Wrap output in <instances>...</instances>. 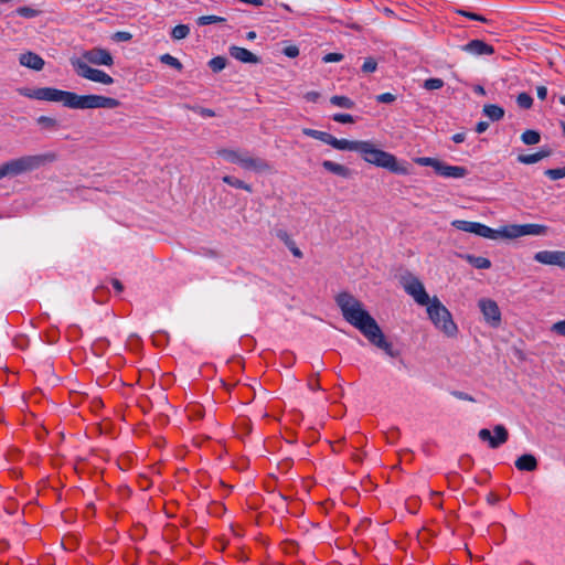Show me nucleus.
Wrapping results in <instances>:
<instances>
[{
    "instance_id": "f257e3e1",
    "label": "nucleus",
    "mask_w": 565,
    "mask_h": 565,
    "mask_svg": "<svg viewBox=\"0 0 565 565\" xmlns=\"http://www.w3.org/2000/svg\"><path fill=\"white\" fill-rule=\"evenodd\" d=\"M335 302L341 310L343 319L358 329L371 344L383 350L392 358L398 355V352L393 349L392 343L385 339L376 320L358 298L349 292H341L335 297Z\"/></svg>"
},
{
    "instance_id": "f03ea898",
    "label": "nucleus",
    "mask_w": 565,
    "mask_h": 565,
    "mask_svg": "<svg viewBox=\"0 0 565 565\" xmlns=\"http://www.w3.org/2000/svg\"><path fill=\"white\" fill-rule=\"evenodd\" d=\"M17 92L19 95L30 99L62 103L71 109H113L120 106V102L117 98L94 94L77 95L76 93L54 87H19Z\"/></svg>"
},
{
    "instance_id": "7ed1b4c3",
    "label": "nucleus",
    "mask_w": 565,
    "mask_h": 565,
    "mask_svg": "<svg viewBox=\"0 0 565 565\" xmlns=\"http://www.w3.org/2000/svg\"><path fill=\"white\" fill-rule=\"evenodd\" d=\"M359 153L370 164L386 169L396 174L406 175L409 173L408 168L399 163L394 154L376 148L372 141H362Z\"/></svg>"
},
{
    "instance_id": "20e7f679",
    "label": "nucleus",
    "mask_w": 565,
    "mask_h": 565,
    "mask_svg": "<svg viewBox=\"0 0 565 565\" xmlns=\"http://www.w3.org/2000/svg\"><path fill=\"white\" fill-rule=\"evenodd\" d=\"M54 160V153L23 156L9 160L0 164V180L6 177H17L25 172L34 171Z\"/></svg>"
},
{
    "instance_id": "39448f33",
    "label": "nucleus",
    "mask_w": 565,
    "mask_h": 565,
    "mask_svg": "<svg viewBox=\"0 0 565 565\" xmlns=\"http://www.w3.org/2000/svg\"><path fill=\"white\" fill-rule=\"evenodd\" d=\"M428 319L439 332L447 338H456L459 329L455 322L451 312L439 300L437 296L433 297L431 303L426 308Z\"/></svg>"
},
{
    "instance_id": "423d86ee",
    "label": "nucleus",
    "mask_w": 565,
    "mask_h": 565,
    "mask_svg": "<svg viewBox=\"0 0 565 565\" xmlns=\"http://www.w3.org/2000/svg\"><path fill=\"white\" fill-rule=\"evenodd\" d=\"M414 161L422 167H431L438 175L448 179H461L468 174L465 167L449 166L436 158L418 157Z\"/></svg>"
},
{
    "instance_id": "0eeeda50",
    "label": "nucleus",
    "mask_w": 565,
    "mask_h": 565,
    "mask_svg": "<svg viewBox=\"0 0 565 565\" xmlns=\"http://www.w3.org/2000/svg\"><path fill=\"white\" fill-rule=\"evenodd\" d=\"M401 284L405 292L411 296L418 306L427 308L431 303L433 297H429L424 284L416 276L407 274L402 277Z\"/></svg>"
},
{
    "instance_id": "6e6552de",
    "label": "nucleus",
    "mask_w": 565,
    "mask_h": 565,
    "mask_svg": "<svg viewBox=\"0 0 565 565\" xmlns=\"http://www.w3.org/2000/svg\"><path fill=\"white\" fill-rule=\"evenodd\" d=\"M71 65L73 66L76 74L82 78L99 83L103 85L114 84V78L109 74L102 70L89 66L86 62L82 61L81 58H71Z\"/></svg>"
},
{
    "instance_id": "1a4fd4ad",
    "label": "nucleus",
    "mask_w": 565,
    "mask_h": 565,
    "mask_svg": "<svg viewBox=\"0 0 565 565\" xmlns=\"http://www.w3.org/2000/svg\"><path fill=\"white\" fill-rule=\"evenodd\" d=\"M547 233V226L542 224H510L500 228V238L513 239L522 236H540Z\"/></svg>"
},
{
    "instance_id": "9d476101",
    "label": "nucleus",
    "mask_w": 565,
    "mask_h": 565,
    "mask_svg": "<svg viewBox=\"0 0 565 565\" xmlns=\"http://www.w3.org/2000/svg\"><path fill=\"white\" fill-rule=\"evenodd\" d=\"M451 225L462 232L472 233L477 236L489 238V239H499L500 238V230H493L482 223L479 222H470L463 220H455L451 222Z\"/></svg>"
},
{
    "instance_id": "9b49d317",
    "label": "nucleus",
    "mask_w": 565,
    "mask_h": 565,
    "mask_svg": "<svg viewBox=\"0 0 565 565\" xmlns=\"http://www.w3.org/2000/svg\"><path fill=\"white\" fill-rule=\"evenodd\" d=\"M493 433L494 435L492 436L489 429L482 428L479 430L478 437L480 440L488 443L489 447L492 449L499 448L508 441L509 433L503 425H495L493 427Z\"/></svg>"
},
{
    "instance_id": "f8f14e48",
    "label": "nucleus",
    "mask_w": 565,
    "mask_h": 565,
    "mask_svg": "<svg viewBox=\"0 0 565 565\" xmlns=\"http://www.w3.org/2000/svg\"><path fill=\"white\" fill-rule=\"evenodd\" d=\"M79 58L86 62L88 65L94 64L98 66H111L114 64V57L110 52L102 47L87 50L82 54V57Z\"/></svg>"
},
{
    "instance_id": "ddd939ff",
    "label": "nucleus",
    "mask_w": 565,
    "mask_h": 565,
    "mask_svg": "<svg viewBox=\"0 0 565 565\" xmlns=\"http://www.w3.org/2000/svg\"><path fill=\"white\" fill-rule=\"evenodd\" d=\"M478 306L483 315L484 320L491 327H499L501 323V311L498 303L489 298H481Z\"/></svg>"
},
{
    "instance_id": "4468645a",
    "label": "nucleus",
    "mask_w": 565,
    "mask_h": 565,
    "mask_svg": "<svg viewBox=\"0 0 565 565\" xmlns=\"http://www.w3.org/2000/svg\"><path fill=\"white\" fill-rule=\"evenodd\" d=\"M534 260L550 266L565 269V250H540L534 254Z\"/></svg>"
},
{
    "instance_id": "2eb2a0df",
    "label": "nucleus",
    "mask_w": 565,
    "mask_h": 565,
    "mask_svg": "<svg viewBox=\"0 0 565 565\" xmlns=\"http://www.w3.org/2000/svg\"><path fill=\"white\" fill-rule=\"evenodd\" d=\"M248 151L247 150H242V149H232V148H221L218 150H216V154L218 157H222L223 159H225L226 161L231 162V163H235V164H238L241 168L244 163V160L247 156Z\"/></svg>"
},
{
    "instance_id": "dca6fc26",
    "label": "nucleus",
    "mask_w": 565,
    "mask_h": 565,
    "mask_svg": "<svg viewBox=\"0 0 565 565\" xmlns=\"http://www.w3.org/2000/svg\"><path fill=\"white\" fill-rule=\"evenodd\" d=\"M242 168L256 173L268 172L271 170V166L265 159L253 157L249 152L247 153Z\"/></svg>"
},
{
    "instance_id": "f3484780",
    "label": "nucleus",
    "mask_w": 565,
    "mask_h": 565,
    "mask_svg": "<svg viewBox=\"0 0 565 565\" xmlns=\"http://www.w3.org/2000/svg\"><path fill=\"white\" fill-rule=\"evenodd\" d=\"M19 63L33 71H42L44 67V60L36 53L28 51L19 56Z\"/></svg>"
},
{
    "instance_id": "a211bd4d",
    "label": "nucleus",
    "mask_w": 565,
    "mask_h": 565,
    "mask_svg": "<svg viewBox=\"0 0 565 565\" xmlns=\"http://www.w3.org/2000/svg\"><path fill=\"white\" fill-rule=\"evenodd\" d=\"M462 50L473 55H491L494 53L493 46L481 40H472L468 42L462 46Z\"/></svg>"
},
{
    "instance_id": "6ab92c4d",
    "label": "nucleus",
    "mask_w": 565,
    "mask_h": 565,
    "mask_svg": "<svg viewBox=\"0 0 565 565\" xmlns=\"http://www.w3.org/2000/svg\"><path fill=\"white\" fill-rule=\"evenodd\" d=\"M362 141L359 140H348V139H338L331 135L329 146L333 147L337 150H348V151H356L360 152Z\"/></svg>"
},
{
    "instance_id": "aec40b11",
    "label": "nucleus",
    "mask_w": 565,
    "mask_h": 565,
    "mask_svg": "<svg viewBox=\"0 0 565 565\" xmlns=\"http://www.w3.org/2000/svg\"><path fill=\"white\" fill-rule=\"evenodd\" d=\"M230 54L232 57H234L235 60L243 62V63L256 64L259 62L258 56H256L249 50L244 49V47L231 46Z\"/></svg>"
},
{
    "instance_id": "412c9836",
    "label": "nucleus",
    "mask_w": 565,
    "mask_h": 565,
    "mask_svg": "<svg viewBox=\"0 0 565 565\" xmlns=\"http://www.w3.org/2000/svg\"><path fill=\"white\" fill-rule=\"evenodd\" d=\"M322 167L324 170H327L328 172H331L335 175H339V177H342V178H350L352 172L351 170L343 166V164H340V163H337L334 161H331V160H324L322 162Z\"/></svg>"
},
{
    "instance_id": "4be33fe9",
    "label": "nucleus",
    "mask_w": 565,
    "mask_h": 565,
    "mask_svg": "<svg viewBox=\"0 0 565 565\" xmlns=\"http://www.w3.org/2000/svg\"><path fill=\"white\" fill-rule=\"evenodd\" d=\"M515 467L521 471H534L537 468V460L533 455L525 454L515 460Z\"/></svg>"
},
{
    "instance_id": "5701e85b",
    "label": "nucleus",
    "mask_w": 565,
    "mask_h": 565,
    "mask_svg": "<svg viewBox=\"0 0 565 565\" xmlns=\"http://www.w3.org/2000/svg\"><path fill=\"white\" fill-rule=\"evenodd\" d=\"M551 154L550 150L541 149L540 151L531 154H520L518 161L524 164H533Z\"/></svg>"
},
{
    "instance_id": "b1692460",
    "label": "nucleus",
    "mask_w": 565,
    "mask_h": 565,
    "mask_svg": "<svg viewBox=\"0 0 565 565\" xmlns=\"http://www.w3.org/2000/svg\"><path fill=\"white\" fill-rule=\"evenodd\" d=\"M461 257L463 259H466L475 268L488 269L491 267V262L487 257L475 256V255H470V254L462 255Z\"/></svg>"
},
{
    "instance_id": "393cba45",
    "label": "nucleus",
    "mask_w": 565,
    "mask_h": 565,
    "mask_svg": "<svg viewBox=\"0 0 565 565\" xmlns=\"http://www.w3.org/2000/svg\"><path fill=\"white\" fill-rule=\"evenodd\" d=\"M483 114L493 121H498L503 118L504 109L498 105H486L483 107Z\"/></svg>"
},
{
    "instance_id": "a878e982",
    "label": "nucleus",
    "mask_w": 565,
    "mask_h": 565,
    "mask_svg": "<svg viewBox=\"0 0 565 565\" xmlns=\"http://www.w3.org/2000/svg\"><path fill=\"white\" fill-rule=\"evenodd\" d=\"M223 182L233 186V188H236V189H242V190H245L247 192H252L253 189L249 184H247L246 182L235 178V177H232V175H224L222 178Z\"/></svg>"
},
{
    "instance_id": "bb28decb",
    "label": "nucleus",
    "mask_w": 565,
    "mask_h": 565,
    "mask_svg": "<svg viewBox=\"0 0 565 565\" xmlns=\"http://www.w3.org/2000/svg\"><path fill=\"white\" fill-rule=\"evenodd\" d=\"M302 134L308 136V137H311V138H315L317 140H320L327 145H329V141H330V138H331V135L326 132V131H320V130H316V129H310V128H303L302 129Z\"/></svg>"
},
{
    "instance_id": "cd10ccee",
    "label": "nucleus",
    "mask_w": 565,
    "mask_h": 565,
    "mask_svg": "<svg viewBox=\"0 0 565 565\" xmlns=\"http://www.w3.org/2000/svg\"><path fill=\"white\" fill-rule=\"evenodd\" d=\"M330 102L332 105L345 109H352L354 107V102L347 96L334 95L330 98Z\"/></svg>"
},
{
    "instance_id": "c85d7f7f",
    "label": "nucleus",
    "mask_w": 565,
    "mask_h": 565,
    "mask_svg": "<svg viewBox=\"0 0 565 565\" xmlns=\"http://www.w3.org/2000/svg\"><path fill=\"white\" fill-rule=\"evenodd\" d=\"M521 140L529 146L536 145L541 140V135L536 130L529 129L521 135Z\"/></svg>"
},
{
    "instance_id": "c756f323",
    "label": "nucleus",
    "mask_w": 565,
    "mask_h": 565,
    "mask_svg": "<svg viewBox=\"0 0 565 565\" xmlns=\"http://www.w3.org/2000/svg\"><path fill=\"white\" fill-rule=\"evenodd\" d=\"M160 62L175 68L179 72L183 68L181 62L169 53L162 54L160 56Z\"/></svg>"
},
{
    "instance_id": "7c9ffc66",
    "label": "nucleus",
    "mask_w": 565,
    "mask_h": 565,
    "mask_svg": "<svg viewBox=\"0 0 565 565\" xmlns=\"http://www.w3.org/2000/svg\"><path fill=\"white\" fill-rule=\"evenodd\" d=\"M190 33V28L185 24H178L172 29L171 36L174 40L185 39Z\"/></svg>"
},
{
    "instance_id": "2f4dec72",
    "label": "nucleus",
    "mask_w": 565,
    "mask_h": 565,
    "mask_svg": "<svg viewBox=\"0 0 565 565\" xmlns=\"http://www.w3.org/2000/svg\"><path fill=\"white\" fill-rule=\"evenodd\" d=\"M376 70L377 61L372 56L366 57L362 64L361 71L365 74H371L374 73Z\"/></svg>"
},
{
    "instance_id": "473e14b6",
    "label": "nucleus",
    "mask_w": 565,
    "mask_h": 565,
    "mask_svg": "<svg viewBox=\"0 0 565 565\" xmlns=\"http://www.w3.org/2000/svg\"><path fill=\"white\" fill-rule=\"evenodd\" d=\"M209 66L211 67V70L215 73L217 72H221L222 70L225 68L226 66V58L223 57V56H216V57H213L210 62H209Z\"/></svg>"
},
{
    "instance_id": "72a5a7b5",
    "label": "nucleus",
    "mask_w": 565,
    "mask_h": 565,
    "mask_svg": "<svg viewBox=\"0 0 565 565\" xmlns=\"http://www.w3.org/2000/svg\"><path fill=\"white\" fill-rule=\"evenodd\" d=\"M224 21H225V18H222L218 15H202V17L198 18L196 23L202 26V25H207V24H213V23H218V22H224Z\"/></svg>"
},
{
    "instance_id": "f704fd0d",
    "label": "nucleus",
    "mask_w": 565,
    "mask_h": 565,
    "mask_svg": "<svg viewBox=\"0 0 565 565\" xmlns=\"http://www.w3.org/2000/svg\"><path fill=\"white\" fill-rule=\"evenodd\" d=\"M519 107L529 109L533 105V98L527 93H520L516 97Z\"/></svg>"
},
{
    "instance_id": "c9c22d12",
    "label": "nucleus",
    "mask_w": 565,
    "mask_h": 565,
    "mask_svg": "<svg viewBox=\"0 0 565 565\" xmlns=\"http://www.w3.org/2000/svg\"><path fill=\"white\" fill-rule=\"evenodd\" d=\"M443 86H444V81L441 78H435V77L427 78L423 84V87L427 90L440 89Z\"/></svg>"
},
{
    "instance_id": "e433bc0d",
    "label": "nucleus",
    "mask_w": 565,
    "mask_h": 565,
    "mask_svg": "<svg viewBox=\"0 0 565 565\" xmlns=\"http://www.w3.org/2000/svg\"><path fill=\"white\" fill-rule=\"evenodd\" d=\"M36 121L40 126L47 128V129H55L57 127L56 119H54L52 117L40 116Z\"/></svg>"
},
{
    "instance_id": "4c0bfd02",
    "label": "nucleus",
    "mask_w": 565,
    "mask_h": 565,
    "mask_svg": "<svg viewBox=\"0 0 565 565\" xmlns=\"http://www.w3.org/2000/svg\"><path fill=\"white\" fill-rule=\"evenodd\" d=\"M457 13L462 17H466L470 20H473V21H479V22H483V23L488 22V20L483 15H480L475 12H470V11H466V10H457Z\"/></svg>"
},
{
    "instance_id": "58836bf2",
    "label": "nucleus",
    "mask_w": 565,
    "mask_h": 565,
    "mask_svg": "<svg viewBox=\"0 0 565 565\" xmlns=\"http://www.w3.org/2000/svg\"><path fill=\"white\" fill-rule=\"evenodd\" d=\"M545 174L552 180H559L565 177V168L548 169Z\"/></svg>"
},
{
    "instance_id": "ea45409f",
    "label": "nucleus",
    "mask_w": 565,
    "mask_h": 565,
    "mask_svg": "<svg viewBox=\"0 0 565 565\" xmlns=\"http://www.w3.org/2000/svg\"><path fill=\"white\" fill-rule=\"evenodd\" d=\"M332 119L340 124H352L354 122V118L350 114H334Z\"/></svg>"
},
{
    "instance_id": "a19ab883",
    "label": "nucleus",
    "mask_w": 565,
    "mask_h": 565,
    "mask_svg": "<svg viewBox=\"0 0 565 565\" xmlns=\"http://www.w3.org/2000/svg\"><path fill=\"white\" fill-rule=\"evenodd\" d=\"M344 58V55L341 53H328L322 57L323 63H337L341 62Z\"/></svg>"
},
{
    "instance_id": "79ce46f5",
    "label": "nucleus",
    "mask_w": 565,
    "mask_h": 565,
    "mask_svg": "<svg viewBox=\"0 0 565 565\" xmlns=\"http://www.w3.org/2000/svg\"><path fill=\"white\" fill-rule=\"evenodd\" d=\"M551 331L565 338V320L553 323Z\"/></svg>"
},
{
    "instance_id": "37998d69",
    "label": "nucleus",
    "mask_w": 565,
    "mask_h": 565,
    "mask_svg": "<svg viewBox=\"0 0 565 565\" xmlns=\"http://www.w3.org/2000/svg\"><path fill=\"white\" fill-rule=\"evenodd\" d=\"M276 236L286 244V246L292 245L294 239L285 230H279L276 233Z\"/></svg>"
},
{
    "instance_id": "c03bdc74",
    "label": "nucleus",
    "mask_w": 565,
    "mask_h": 565,
    "mask_svg": "<svg viewBox=\"0 0 565 565\" xmlns=\"http://www.w3.org/2000/svg\"><path fill=\"white\" fill-rule=\"evenodd\" d=\"M395 99H396L395 95H393L391 93H383V94L376 96V100L379 103H383V104L393 103Z\"/></svg>"
},
{
    "instance_id": "a18cd8bd",
    "label": "nucleus",
    "mask_w": 565,
    "mask_h": 565,
    "mask_svg": "<svg viewBox=\"0 0 565 565\" xmlns=\"http://www.w3.org/2000/svg\"><path fill=\"white\" fill-rule=\"evenodd\" d=\"M284 54L288 57H297L299 55V49L296 45H289L284 49Z\"/></svg>"
},
{
    "instance_id": "49530a36",
    "label": "nucleus",
    "mask_w": 565,
    "mask_h": 565,
    "mask_svg": "<svg viewBox=\"0 0 565 565\" xmlns=\"http://www.w3.org/2000/svg\"><path fill=\"white\" fill-rule=\"evenodd\" d=\"M18 13L24 18H33L35 15V10L28 7H23L18 9Z\"/></svg>"
},
{
    "instance_id": "de8ad7c7",
    "label": "nucleus",
    "mask_w": 565,
    "mask_h": 565,
    "mask_svg": "<svg viewBox=\"0 0 565 565\" xmlns=\"http://www.w3.org/2000/svg\"><path fill=\"white\" fill-rule=\"evenodd\" d=\"M452 395L462 401L475 402V398L465 392L456 391Z\"/></svg>"
},
{
    "instance_id": "09e8293b",
    "label": "nucleus",
    "mask_w": 565,
    "mask_h": 565,
    "mask_svg": "<svg viewBox=\"0 0 565 565\" xmlns=\"http://www.w3.org/2000/svg\"><path fill=\"white\" fill-rule=\"evenodd\" d=\"M289 248V250L291 252V254L297 257V258H301L302 257V252L296 246V243L295 241L292 242V245L290 246H287Z\"/></svg>"
},
{
    "instance_id": "8fccbe9b",
    "label": "nucleus",
    "mask_w": 565,
    "mask_h": 565,
    "mask_svg": "<svg viewBox=\"0 0 565 565\" xmlns=\"http://www.w3.org/2000/svg\"><path fill=\"white\" fill-rule=\"evenodd\" d=\"M320 97V94L318 92H308L306 95H305V98L308 100V102H317L318 98Z\"/></svg>"
},
{
    "instance_id": "3c124183",
    "label": "nucleus",
    "mask_w": 565,
    "mask_h": 565,
    "mask_svg": "<svg viewBox=\"0 0 565 565\" xmlns=\"http://www.w3.org/2000/svg\"><path fill=\"white\" fill-rule=\"evenodd\" d=\"M308 387L311 390V391H318L320 390V384H319V381L317 377L315 379H310L308 381Z\"/></svg>"
},
{
    "instance_id": "603ef678",
    "label": "nucleus",
    "mask_w": 565,
    "mask_h": 565,
    "mask_svg": "<svg viewBox=\"0 0 565 565\" xmlns=\"http://www.w3.org/2000/svg\"><path fill=\"white\" fill-rule=\"evenodd\" d=\"M115 38L118 40V41H129L131 39V34L128 33V32H117L115 34Z\"/></svg>"
},
{
    "instance_id": "864d4df0",
    "label": "nucleus",
    "mask_w": 565,
    "mask_h": 565,
    "mask_svg": "<svg viewBox=\"0 0 565 565\" xmlns=\"http://www.w3.org/2000/svg\"><path fill=\"white\" fill-rule=\"evenodd\" d=\"M537 97L544 100L547 96V88L545 86H537L536 88Z\"/></svg>"
},
{
    "instance_id": "5fc2aeb1",
    "label": "nucleus",
    "mask_w": 565,
    "mask_h": 565,
    "mask_svg": "<svg viewBox=\"0 0 565 565\" xmlns=\"http://www.w3.org/2000/svg\"><path fill=\"white\" fill-rule=\"evenodd\" d=\"M488 127H489V124H488V122H486V121H480V122H478V124H477V126H476V131H477L478 134H482V132H484V131L488 129Z\"/></svg>"
},
{
    "instance_id": "6e6d98bb",
    "label": "nucleus",
    "mask_w": 565,
    "mask_h": 565,
    "mask_svg": "<svg viewBox=\"0 0 565 565\" xmlns=\"http://www.w3.org/2000/svg\"><path fill=\"white\" fill-rule=\"evenodd\" d=\"M199 113L203 117H213V116H215V113L212 109H209V108H200Z\"/></svg>"
},
{
    "instance_id": "4d7b16f0",
    "label": "nucleus",
    "mask_w": 565,
    "mask_h": 565,
    "mask_svg": "<svg viewBox=\"0 0 565 565\" xmlns=\"http://www.w3.org/2000/svg\"><path fill=\"white\" fill-rule=\"evenodd\" d=\"M465 138H466V136H465V134H462V132L455 134V135L452 136V141H454V142H456V143H460V142H463V141H465Z\"/></svg>"
},
{
    "instance_id": "13d9d810",
    "label": "nucleus",
    "mask_w": 565,
    "mask_h": 565,
    "mask_svg": "<svg viewBox=\"0 0 565 565\" xmlns=\"http://www.w3.org/2000/svg\"><path fill=\"white\" fill-rule=\"evenodd\" d=\"M111 285L116 289L117 292H121L124 289L122 284L118 279H113Z\"/></svg>"
},
{
    "instance_id": "bf43d9fd",
    "label": "nucleus",
    "mask_w": 565,
    "mask_h": 565,
    "mask_svg": "<svg viewBox=\"0 0 565 565\" xmlns=\"http://www.w3.org/2000/svg\"><path fill=\"white\" fill-rule=\"evenodd\" d=\"M473 90H475V93H477L479 95H484L486 94V90H484L483 86H481V85H476Z\"/></svg>"
},
{
    "instance_id": "052dcab7",
    "label": "nucleus",
    "mask_w": 565,
    "mask_h": 565,
    "mask_svg": "<svg viewBox=\"0 0 565 565\" xmlns=\"http://www.w3.org/2000/svg\"><path fill=\"white\" fill-rule=\"evenodd\" d=\"M255 38H256V32H254V31H249V32L247 33V39H248V40H254Z\"/></svg>"
},
{
    "instance_id": "680f3d73",
    "label": "nucleus",
    "mask_w": 565,
    "mask_h": 565,
    "mask_svg": "<svg viewBox=\"0 0 565 565\" xmlns=\"http://www.w3.org/2000/svg\"><path fill=\"white\" fill-rule=\"evenodd\" d=\"M559 103H561V104H563V105H565V95H563V96H561V97H559Z\"/></svg>"
}]
</instances>
